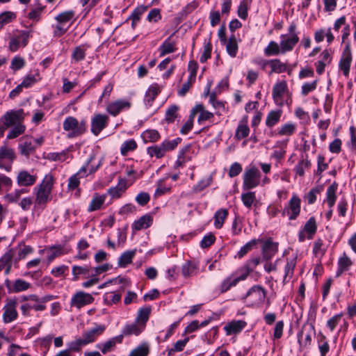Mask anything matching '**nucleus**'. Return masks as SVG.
I'll return each instance as SVG.
<instances>
[{"label":"nucleus","instance_id":"f257e3e1","mask_svg":"<svg viewBox=\"0 0 356 356\" xmlns=\"http://www.w3.org/2000/svg\"><path fill=\"white\" fill-rule=\"evenodd\" d=\"M63 129L71 131L68 134L69 138L76 137L82 135L86 131L87 125L85 120L79 122L74 117H67L63 124Z\"/></svg>","mask_w":356,"mask_h":356},{"label":"nucleus","instance_id":"f03ea898","mask_svg":"<svg viewBox=\"0 0 356 356\" xmlns=\"http://www.w3.org/2000/svg\"><path fill=\"white\" fill-rule=\"evenodd\" d=\"M53 186V180L51 177L49 179L47 177L42 182L35 187V203L38 205L45 204L49 200V195Z\"/></svg>","mask_w":356,"mask_h":356},{"label":"nucleus","instance_id":"7ed1b4c3","mask_svg":"<svg viewBox=\"0 0 356 356\" xmlns=\"http://www.w3.org/2000/svg\"><path fill=\"white\" fill-rule=\"evenodd\" d=\"M266 296V292L262 286L254 285L248 290L244 299L249 305L254 307L263 303Z\"/></svg>","mask_w":356,"mask_h":356},{"label":"nucleus","instance_id":"20e7f679","mask_svg":"<svg viewBox=\"0 0 356 356\" xmlns=\"http://www.w3.org/2000/svg\"><path fill=\"white\" fill-rule=\"evenodd\" d=\"M25 118L24 110H10L3 115L0 119V123L6 127H10L23 122Z\"/></svg>","mask_w":356,"mask_h":356},{"label":"nucleus","instance_id":"39448f33","mask_svg":"<svg viewBox=\"0 0 356 356\" xmlns=\"http://www.w3.org/2000/svg\"><path fill=\"white\" fill-rule=\"evenodd\" d=\"M301 209V200L297 195L294 194L288 204L282 211L283 217L287 216L289 220H295L300 215Z\"/></svg>","mask_w":356,"mask_h":356},{"label":"nucleus","instance_id":"423d86ee","mask_svg":"<svg viewBox=\"0 0 356 356\" xmlns=\"http://www.w3.org/2000/svg\"><path fill=\"white\" fill-rule=\"evenodd\" d=\"M16 158L15 152L13 149L6 146L0 147V168L10 172L12 169V165Z\"/></svg>","mask_w":356,"mask_h":356},{"label":"nucleus","instance_id":"0eeeda50","mask_svg":"<svg viewBox=\"0 0 356 356\" xmlns=\"http://www.w3.org/2000/svg\"><path fill=\"white\" fill-rule=\"evenodd\" d=\"M261 173L254 166L246 169L243 175V188L245 189H252L259 184V178Z\"/></svg>","mask_w":356,"mask_h":356},{"label":"nucleus","instance_id":"6e6552de","mask_svg":"<svg viewBox=\"0 0 356 356\" xmlns=\"http://www.w3.org/2000/svg\"><path fill=\"white\" fill-rule=\"evenodd\" d=\"M353 57L349 41L346 42L343 49L341 57L339 63V68L343 72L345 76L349 75Z\"/></svg>","mask_w":356,"mask_h":356},{"label":"nucleus","instance_id":"1a4fd4ad","mask_svg":"<svg viewBox=\"0 0 356 356\" xmlns=\"http://www.w3.org/2000/svg\"><path fill=\"white\" fill-rule=\"evenodd\" d=\"M94 300L95 299L91 294L79 291L72 297L70 305L71 307L81 309L86 305L92 303Z\"/></svg>","mask_w":356,"mask_h":356},{"label":"nucleus","instance_id":"9d476101","mask_svg":"<svg viewBox=\"0 0 356 356\" xmlns=\"http://www.w3.org/2000/svg\"><path fill=\"white\" fill-rule=\"evenodd\" d=\"M108 116L105 114L95 115L91 120V132L95 136H98L108 126Z\"/></svg>","mask_w":356,"mask_h":356},{"label":"nucleus","instance_id":"9b49d317","mask_svg":"<svg viewBox=\"0 0 356 356\" xmlns=\"http://www.w3.org/2000/svg\"><path fill=\"white\" fill-rule=\"evenodd\" d=\"M314 333V327L312 325H304L298 332V341L300 347L306 348L311 344L312 334Z\"/></svg>","mask_w":356,"mask_h":356},{"label":"nucleus","instance_id":"f8f14e48","mask_svg":"<svg viewBox=\"0 0 356 356\" xmlns=\"http://www.w3.org/2000/svg\"><path fill=\"white\" fill-rule=\"evenodd\" d=\"M94 156H90L86 164L82 166L80 170L74 175L71 176L69 179L67 188L69 190L73 191L76 189L80 184V178L85 177L86 176L87 168L90 163L93 160Z\"/></svg>","mask_w":356,"mask_h":356},{"label":"nucleus","instance_id":"ddd939ff","mask_svg":"<svg viewBox=\"0 0 356 356\" xmlns=\"http://www.w3.org/2000/svg\"><path fill=\"white\" fill-rule=\"evenodd\" d=\"M287 90V84L285 81L276 83L273 88L272 96L277 106L284 105V95Z\"/></svg>","mask_w":356,"mask_h":356},{"label":"nucleus","instance_id":"4468645a","mask_svg":"<svg viewBox=\"0 0 356 356\" xmlns=\"http://www.w3.org/2000/svg\"><path fill=\"white\" fill-rule=\"evenodd\" d=\"M37 146L33 144V138L28 136L21 138L18 145V149L20 154L26 158H29L30 155L33 154Z\"/></svg>","mask_w":356,"mask_h":356},{"label":"nucleus","instance_id":"2eb2a0df","mask_svg":"<svg viewBox=\"0 0 356 356\" xmlns=\"http://www.w3.org/2000/svg\"><path fill=\"white\" fill-rule=\"evenodd\" d=\"M131 106L129 101L120 99L109 103L106 106V111L111 115L116 116L123 110L129 109Z\"/></svg>","mask_w":356,"mask_h":356},{"label":"nucleus","instance_id":"dca6fc26","mask_svg":"<svg viewBox=\"0 0 356 356\" xmlns=\"http://www.w3.org/2000/svg\"><path fill=\"white\" fill-rule=\"evenodd\" d=\"M37 181V176L31 175L25 170H22L18 172L16 177V181L20 187H29L35 184Z\"/></svg>","mask_w":356,"mask_h":356},{"label":"nucleus","instance_id":"f3484780","mask_svg":"<svg viewBox=\"0 0 356 356\" xmlns=\"http://www.w3.org/2000/svg\"><path fill=\"white\" fill-rule=\"evenodd\" d=\"M106 330L104 325H96L95 327L85 331L82 334V339L86 345L94 342Z\"/></svg>","mask_w":356,"mask_h":356},{"label":"nucleus","instance_id":"a211bd4d","mask_svg":"<svg viewBox=\"0 0 356 356\" xmlns=\"http://www.w3.org/2000/svg\"><path fill=\"white\" fill-rule=\"evenodd\" d=\"M5 285L8 289V293H19L29 289L31 284L26 281L21 279L16 280L12 282L8 279L5 280Z\"/></svg>","mask_w":356,"mask_h":356},{"label":"nucleus","instance_id":"6ab92c4d","mask_svg":"<svg viewBox=\"0 0 356 356\" xmlns=\"http://www.w3.org/2000/svg\"><path fill=\"white\" fill-rule=\"evenodd\" d=\"M127 188V180L120 178L117 186L110 187L107 190V194L111 196V199H118L126 191Z\"/></svg>","mask_w":356,"mask_h":356},{"label":"nucleus","instance_id":"aec40b11","mask_svg":"<svg viewBox=\"0 0 356 356\" xmlns=\"http://www.w3.org/2000/svg\"><path fill=\"white\" fill-rule=\"evenodd\" d=\"M281 38L280 47L282 53L291 51L299 41L297 34H292L289 38H286V35H282Z\"/></svg>","mask_w":356,"mask_h":356},{"label":"nucleus","instance_id":"412c9836","mask_svg":"<svg viewBox=\"0 0 356 356\" xmlns=\"http://www.w3.org/2000/svg\"><path fill=\"white\" fill-rule=\"evenodd\" d=\"M278 250V243H274L271 240H267L262 248L263 259L267 261L275 254Z\"/></svg>","mask_w":356,"mask_h":356},{"label":"nucleus","instance_id":"4be33fe9","mask_svg":"<svg viewBox=\"0 0 356 356\" xmlns=\"http://www.w3.org/2000/svg\"><path fill=\"white\" fill-rule=\"evenodd\" d=\"M124 291V287L121 286L120 289L115 291H111L104 293L103 296L104 304L106 306H111L118 304L121 300V292Z\"/></svg>","mask_w":356,"mask_h":356},{"label":"nucleus","instance_id":"5701e85b","mask_svg":"<svg viewBox=\"0 0 356 356\" xmlns=\"http://www.w3.org/2000/svg\"><path fill=\"white\" fill-rule=\"evenodd\" d=\"M247 277V274H242L239 277H234V275H230L225 279L220 285V292L225 293L231 287L236 286L238 282L241 280H244Z\"/></svg>","mask_w":356,"mask_h":356},{"label":"nucleus","instance_id":"b1692460","mask_svg":"<svg viewBox=\"0 0 356 356\" xmlns=\"http://www.w3.org/2000/svg\"><path fill=\"white\" fill-rule=\"evenodd\" d=\"M246 325L247 323L245 321H232L224 327V330L227 335H231L241 332Z\"/></svg>","mask_w":356,"mask_h":356},{"label":"nucleus","instance_id":"393cba45","mask_svg":"<svg viewBox=\"0 0 356 356\" xmlns=\"http://www.w3.org/2000/svg\"><path fill=\"white\" fill-rule=\"evenodd\" d=\"M122 342V335H118L115 337H113L106 341L104 343H98L97 345V348H99L103 354H106L111 351H112L115 344L121 343Z\"/></svg>","mask_w":356,"mask_h":356},{"label":"nucleus","instance_id":"a878e982","mask_svg":"<svg viewBox=\"0 0 356 356\" xmlns=\"http://www.w3.org/2000/svg\"><path fill=\"white\" fill-rule=\"evenodd\" d=\"M145 327L143 325H140L136 321L133 323L127 324L122 330V338L124 336H131V335H139L141 332H143Z\"/></svg>","mask_w":356,"mask_h":356},{"label":"nucleus","instance_id":"bb28decb","mask_svg":"<svg viewBox=\"0 0 356 356\" xmlns=\"http://www.w3.org/2000/svg\"><path fill=\"white\" fill-rule=\"evenodd\" d=\"M153 222V218L151 215L145 214L141 216L137 220H135L132 224V229L136 231H139L143 229L149 227Z\"/></svg>","mask_w":356,"mask_h":356},{"label":"nucleus","instance_id":"cd10ccee","mask_svg":"<svg viewBox=\"0 0 356 356\" xmlns=\"http://www.w3.org/2000/svg\"><path fill=\"white\" fill-rule=\"evenodd\" d=\"M161 92V89L157 83L151 85L146 91L145 103L147 106H151L156 96Z\"/></svg>","mask_w":356,"mask_h":356},{"label":"nucleus","instance_id":"c85d7f7f","mask_svg":"<svg viewBox=\"0 0 356 356\" xmlns=\"http://www.w3.org/2000/svg\"><path fill=\"white\" fill-rule=\"evenodd\" d=\"M267 64L270 65L271 67L270 74L273 72L280 74L285 72L286 70V65L281 62L280 59H272L270 60H264V66Z\"/></svg>","mask_w":356,"mask_h":356},{"label":"nucleus","instance_id":"c756f323","mask_svg":"<svg viewBox=\"0 0 356 356\" xmlns=\"http://www.w3.org/2000/svg\"><path fill=\"white\" fill-rule=\"evenodd\" d=\"M106 197V195L104 194L99 195L98 193H95L88 208V211L92 212L99 210L104 203Z\"/></svg>","mask_w":356,"mask_h":356},{"label":"nucleus","instance_id":"7c9ffc66","mask_svg":"<svg viewBox=\"0 0 356 356\" xmlns=\"http://www.w3.org/2000/svg\"><path fill=\"white\" fill-rule=\"evenodd\" d=\"M136 252V249L123 252L118 259V266L124 268L128 264H131Z\"/></svg>","mask_w":356,"mask_h":356},{"label":"nucleus","instance_id":"2f4dec72","mask_svg":"<svg viewBox=\"0 0 356 356\" xmlns=\"http://www.w3.org/2000/svg\"><path fill=\"white\" fill-rule=\"evenodd\" d=\"M225 44H226V51L227 54L232 58H235L238 49L235 35L232 34L230 35Z\"/></svg>","mask_w":356,"mask_h":356},{"label":"nucleus","instance_id":"473e14b6","mask_svg":"<svg viewBox=\"0 0 356 356\" xmlns=\"http://www.w3.org/2000/svg\"><path fill=\"white\" fill-rule=\"evenodd\" d=\"M46 309V306L42 304H39L38 302H27L21 305L20 309L22 312V314L24 316H29V312L31 309H34L35 311H43Z\"/></svg>","mask_w":356,"mask_h":356},{"label":"nucleus","instance_id":"72a5a7b5","mask_svg":"<svg viewBox=\"0 0 356 356\" xmlns=\"http://www.w3.org/2000/svg\"><path fill=\"white\" fill-rule=\"evenodd\" d=\"M282 113V110L270 111L266 118V125L270 128L274 127L280 121Z\"/></svg>","mask_w":356,"mask_h":356},{"label":"nucleus","instance_id":"f704fd0d","mask_svg":"<svg viewBox=\"0 0 356 356\" xmlns=\"http://www.w3.org/2000/svg\"><path fill=\"white\" fill-rule=\"evenodd\" d=\"M170 39L171 36L168 37L159 47L160 57L175 51V43L172 42Z\"/></svg>","mask_w":356,"mask_h":356},{"label":"nucleus","instance_id":"c9c22d12","mask_svg":"<svg viewBox=\"0 0 356 356\" xmlns=\"http://www.w3.org/2000/svg\"><path fill=\"white\" fill-rule=\"evenodd\" d=\"M198 269L197 264L191 261H187L181 266V273L184 277H187L196 273Z\"/></svg>","mask_w":356,"mask_h":356},{"label":"nucleus","instance_id":"e433bc0d","mask_svg":"<svg viewBox=\"0 0 356 356\" xmlns=\"http://www.w3.org/2000/svg\"><path fill=\"white\" fill-rule=\"evenodd\" d=\"M88 47V46L85 44L76 47L71 55L72 60L77 63L84 60L86 58V51Z\"/></svg>","mask_w":356,"mask_h":356},{"label":"nucleus","instance_id":"4c0bfd02","mask_svg":"<svg viewBox=\"0 0 356 356\" xmlns=\"http://www.w3.org/2000/svg\"><path fill=\"white\" fill-rule=\"evenodd\" d=\"M228 216V211L225 209L218 210L214 214V226L217 229H220L225 220Z\"/></svg>","mask_w":356,"mask_h":356},{"label":"nucleus","instance_id":"58836bf2","mask_svg":"<svg viewBox=\"0 0 356 356\" xmlns=\"http://www.w3.org/2000/svg\"><path fill=\"white\" fill-rule=\"evenodd\" d=\"M150 312L151 310L150 308L149 307L140 308L138 312L136 321L140 325H143V327L145 328L146 327V323L149 319Z\"/></svg>","mask_w":356,"mask_h":356},{"label":"nucleus","instance_id":"ea45409f","mask_svg":"<svg viewBox=\"0 0 356 356\" xmlns=\"http://www.w3.org/2000/svg\"><path fill=\"white\" fill-rule=\"evenodd\" d=\"M149 351L148 343L144 342L132 350L129 356H147Z\"/></svg>","mask_w":356,"mask_h":356},{"label":"nucleus","instance_id":"a19ab883","mask_svg":"<svg viewBox=\"0 0 356 356\" xmlns=\"http://www.w3.org/2000/svg\"><path fill=\"white\" fill-rule=\"evenodd\" d=\"M337 184L334 182L332 184H331L327 189V202L328 206L331 208L332 207L336 202L337 196H336V191L337 189Z\"/></svg>","mask_w":356,"mask_h":356},{"label":"nucleus","instance_id":"79ce46f5","mask_svg":"<svg viewBox=\"0 0 356 356\" xmlns=\"http://www.w3.org/2000/svg\"><path fill=\"white\" fill-rule=\"evenodd\" d=\"M145 143H154L160 138V134L155 129H148L143 132L141 135Z\"/></svg>","mask_w":356,"mask_h":356},{"label":"nucleus","instance_id":"37998d69","mask_svg":"<svg viewBox=\"0 0 356 356\" xmlns=\"http://www.w3.org/2000/svg\"><path fill=\"white\" fill-rule=\"evenodd\" d=\"M311 165V161L309 159H307V157L306 159L300 160L298 163V164L296 165L294 168V171L298 176L303 177L305 175V170L307 169H309Z\"/></svg>","mask_w":356,"mask_h":356},{"label":"nucleus","instance_id":"c03bdc74","mask_svg":"<svg viewBox=\"0 0 356 356\" xmlns=\"http://www.w3.org/2000/svg\"><path fill=\"white\" fill-rule=\"evenodd\" d=\"M303 229L308 234L307 238L309 239H311L317 230V225L314 217H311L307 221Z\"/></svg>","mask_w":356,"mask_h":356},{"label":"nucleus","instance_id":"a18cd8bd","mask_svg":"<svg viewBox=\"0 0 356 356\" xmlns=\"http://www.w3.org/2000/svg\"><path fill=\"white\" fill-rule=\"evenodd\" d=\"M137 148V143L134 139L124 141L120 147V153L122 156H126L129 152L134 151Z\"/></svg>","mask_w":356,"mask_h":356},{"label":"nucleus","instance_id":"49530a36","mask_svg":"<svg viewBox=\"0 0 356 356\" xmlns=\"http://www.w3.org/2000/svg\"><path fill=\"white\" fill-rule=\"evenodd\" d=\"M74 15L75 12L74 10H67L58 15L55 17V19L58 23L65 24V23L71 21L74 18Z\"/></svg>","mask_w":356,"mask_h":356},{"label":"nucleus","instance_id":"de8ad7c7","mask_svg":"<svg viewBox=\"0 0 356 356\" xmlns=\"http://www.w3.org/2000/svg\"><path fill=\"white\" fill-rule=\"evenodd\" d=\"M13 127L10 130L7 135L8 139H13L18 137L19 135L22 134L25 131V126L23 124V122H21L18 124L13 126Z\"/></svg>","mask_w":356,"mask_h":356},{"label":"nucleus","instance_id":"09e8293b","mask_svg":"<svg viewBox=\"0 0 356 356\" xmlns=\"http://www.w3.org/2000/svg\"><path fill=\"white\" fill-rule=\"evenodd\" d=\"M211 51H212V44L210 41V39L208 41H207L205 40L204 42V51H203V53L202 54L200 58V63H206L207 61V60L211 58Z\"/></svg>","mask_w":356,"mask_h":356},{"label":"nucleus","instance_id":"8fccbe9b","mask_svg":"<svg viewBox=\"0 0 356 356\" xmlns=\"http://www.w3.org/2000/svg\"><path fill=\"white\" fill-rule=\"evenodd\" d=\"M17 317V312L13 306L7 307L3 314V321L6 323L15 321Z\"/></svg>","mask_w":356,"mask_h":356},{"label":"nucleus","instance_id":"3c124183","mask_svg":"<svg viewBox=\"0 0 356 356\" xmlns=\"http://www.w3.org/2000/svg\"><path fill=\"white\" fill-rule=\"evenodd\" d=\"M147 154L151 156H156L157 159H160L165 155L164 149L161 144L159 145H154L149 147L147 149Z\"/></svg>","mask_w":356,"mask_h":356},{"label":"nucleus","instance_id":"603ef678","mask_svg":"<svg viewBox=\"0 0 356 356\" xmlns=\"http://www.w3.org/2000/svg\"><path fill=\"white\" fill-rule=\"evenodd\" d=\"M179 107L176 105H171L168 107L165 112V120L168 123L174 122L175 120L177 117V111Z\"/></svg>","mask_w":356,"mask_h":356},{"label":"nucleus","instance_id":"864d4df0","mask_svg":"<svg viewBox=\"0 0 356 356\" xmlns=\"http://www.w3.org/2000/svg\"><path fill=\"white\" fill-rule=\"evenodd\" d=\"M255 200L256 195L254 192H247L241 195V201L247 208H250Z\"/></svg>","mask_w":356,"mask_h":356},{"label":"nucleus","instance_id":"5fc2aeb1","mask_svg":"<svg viewBox=\"0 0 356 356\" xmlns=\"http://www.w3.org/2000/svg\"><path fill=\"white\" fill-rule=\"evenodd\" d=\"M280 51V47L275 41H270L268 46L264 49V54L267 56L278 55Z\"/></svg>","mask_w":356,"mask_h":356},{"label":"nucleus","instance_id":"6e6d98bb","mask_svg":"<svg viewBox=\"0 0 356 356\" xmlns=\"http://www.w3.org/2000/svg\"><path fill=\"white\" fill-rule=\"evenodd\" d=\"M67 349L71 352H79L83 346H86L82 338L76 339L67 344Z\"/></svg>","mask_w":356,"mask_h":356},{"label":"nucleus","instance_id":"4d7b16f0","mask_svg":"<svg viewBox=\"0 0 356 356\" xmlns=\"http://www.w3.org/2000/svg\"><path fill=\"white\" fill-rule=\"evenodd\" d=\"M17 38H19V40L20 41V43L22 44V46L23 47H26L29 43V40L30 38H32L33 36V31H19V34L15 35Z\"/></svg>","mask_w":356,"mask_h":356},{"label":"nucleus","instance_id":"13d9d810","mask_svg":"<svg viewBox=\"0 0 356 356\" xmlns=\"http://www.w3.org/2000/svg\"><path fill=\"white\" fill-rule=\"evenodd\" d=\"M181 141V138H177L172 140H165L162 142L161 145L164 149L165 153L168 151L173 150L177 147L179 143Z\"/></svg>","mask_w":356,"mask_h":356},{"label":"nucleus","instance_id":"bf43d9fd","mask_svg":"<svg viewBox=\"0 0 356 356\" xmlns=\"http://www.w3.org/2000/svg\"><path fill=\"white\" fill-rule=\"evenodd\" d=\"M250 129L247 124H239L236 130L235 136L238 140H241L249 135Z\"/></svg>","mask_w":356,"mask_h":356},{"label":"nucleus","instance_id":"052dcab7","mask_svg":"<svg viewBox=\"0 0 356 356\" xmlns=\"http://www.w3.org/2000/svg\"><path fill=\"white\" fill-rule=\"evenodd\" d=\"M296 130V127L292 123H287L283 124L278 131L280 136H291Z\"/></svg>","mask_w":356,"mask_h":356},{"label":"nucleus","instance_id":"680f3d73","mask_svg":"<svg viewBox=\"0 0 356 356\" xmlns=\"http://www.w3.org/2000/svg\"><path fill=\"white\" fill-rule=\"evenodd\" d=\"M296 259H292L289 261H287V263L285 266V268H284L285 275H284V280H283L284 282H286V278L288 277L289 278L292 277L293 274V270L296 267Z\"/></svg>","mask_w":356,"mask_h":356},{"label":"nucleus","instance_id":"e2e57ef3","mask_svg":"<svg viewBox=\"0 0 356 356\" xmlns=\"http://www.w3.org/2000/svg\"><path fill=\"white\" fill-rule=\"evenodd\" d=\"M90 268L88 266H74L72 267V274L74 276V280H76L80 275H89Z\"/></svg>","mask_w":356,"mask_h":356},{"label":"nucleus","instance_id":"0e129e2a","mask_svg":"<svg viewBox=\"0 0 356 356\" xmlns=\"http://www.w3.org/2000/svg\"><path fill=\"white\" fill-rule=\"evenodd\" d=\"M13 257V250L10 249L7 251L0 259V269L1 270L6 268L8 264L11 263L12 259Z\"/></svg>","mask_w":356,"mask_h":356},{"label":"nucleus","instance_id":"69168bd1","mask_svg":"<svg viewBox=\"0 0 356 356\" xmlns=\"http://www.w3.org/2000/svg\"><path fill=\"white\" fill-rule=\"evenodd\" d=\"M45 7L33 8L28 13L27 17L35 22H38L40 19L41 14L43 12Z\"/></svg>","mask_w":356,"mask_h":356},{"label":"nucleus","instance_id":"338daca9","mask_svg":"<svg viewBox=\"0 0 356 356\" xmlns=\"http://www.w3.org/2000/svg\"><path fill=\"white\" fill-rule=\"evenodd\" d=\"M147 6H140L136 8L129 17L128 19H134L135 21H139L141 15L146 10Z\"/></svg>","mask_w":356,"mask_h":356},{"label":"nucleus","instance_id":"774afa93","mask_svg":"<svg viewBox=\"0 0 356 356\" xmlns=\"http://www.w3.org/2000/svg\"><path fill=\"white\" fill-rule=\"evenodd\" d=\"M25 65V60L19 56H15L11 61L10 68L15 71L22 69Z\"/></svg>","mask_w":356,"mask_h":356}]
</instances>
